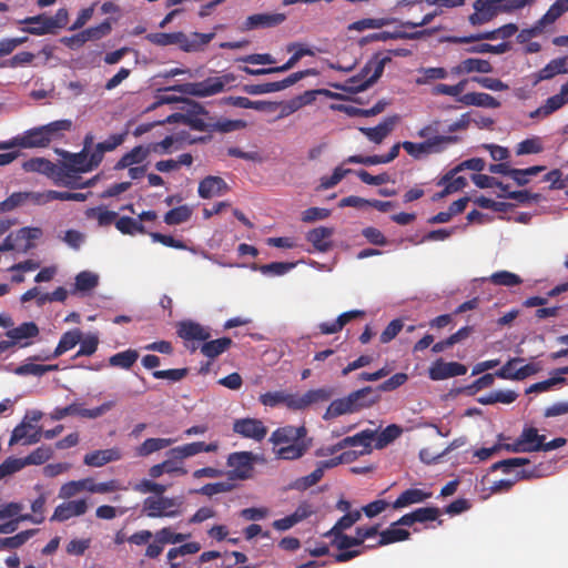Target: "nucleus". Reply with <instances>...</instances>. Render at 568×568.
<instances>
[{
  "instance_id": "f257e3e1",
  "label": "nucleus",
  "mask_w": 568,
  "mask_h": 568,
  "mask_svg": "<svg viewBox=\"0 0 568 568\" xmlns=\"http://www.w3.org/2000/svg\"><path fill=\"white\" fill-rule=\"evenodd\" d=\"M235 81V75L232 73H225L220 77H210L200 82H187L182 84H175L161 89L160 92L163 94L158 95L156 104H171L184 99L175 95L166 94L169 91H176L182 94L206 98L221 93L225 90V87Z\"/></svg>"
},
{
  "instance_id": "f03ea898",
  "label": "nucleus",
  "mask_w": 568,
  "mask_h": 568,
  "mask_svg": "<svg viewBox=\"0 0 568 568\" xmlns=\"http://www.w3.org/2000/svg\"><path fill=\"white\" fill-rule=\"evenodd\" d=\"M215 37L214 32L210 33H201L193 32L190 36L185 34L182 31L179 32H154L145 36V39L152 44L159 47H166L176 44L184 52H196L204 49L213 38Z\"/></svg>"
},
{
  "instance_id": "7ed1b4c3",
  "label": "nucleus",
  "mask_w": 568,
  "mask_h": 568,
  "mask_svg": "<svg viewBox=\"0 0 568 568\" xmlns=\"http://www.w3.org/2000/svg\"><path fill=\"white\" fill-rule=\"evenodd\" d=\"M530 460L525 457H514V458H507L499 460L491 465L490 469L493 471L495 470H501L505 474H510L515 471L516 468H520L516 471V480H527V479H534V478H541L545 477L547 474L544 469V465H535L530 468H525V466L529 465Z\"/></svg>"
},
{
  "instance_id": "20e7f679",
  "label": "nucleus",
  "mask_w": 568,
  "mask_h": 568,
  "mask_svg": "<svg viewBox=\"0 0 568 568\" xmlns=\"http://www.w3.org/2000/svg\"><path fill=\"white\" fill-rule=\"evenodd\" d=\"M68 11L64 8L58 10L54 16L39 14L27 18L23 22L28 24L26 32L37 36L54 33L57 29L68 24Z\"/></svg>"
},
{
  "instance_id": "39448f33",
  "label": "nucleus",
  "mask_w": 568,
  "mask_h": 568,
  "mask_svg": "<svg viewBox=\"0 0 568 568\" xmlns=\"http://www.w3.org/2000/svg\"><path fill=\"white\" fill-rule=\"evenodd\" d=\"M436 16L437 12L434 11L432 13L425 14L419 21H399L398 19L390 16L381 18H365L351 23L348 26V30L364 31L366 29H381L385 26L395 23H399V26L404 28H417L427 26Z\"/></svg>"
},
{
  "instance_id": "423d86ee",
  "label": "nucleus",
  "mask_w": 568,
  "mask_h": 568,
  "mask_svg": "<svg viewBox=\"0 0 568 568\" xmlns=\"http://www.w3.org/2000/svg\"><path fill=\"white\" fill-rule=\"evenodd\" d=\"M183 500L178 497H146L143 501V513L150 518H174L181 514Z\"/></svg>"
},
{
  "instance_id": "0eeeda50",
  "label": "nucleus",
  "mask_w": 568,
  "mask_h": 568,
  "mask_svg": "<svg viewBox=\"0 0 568 568\" xmlns=\"http://www.w3.org/2000/svg\"><path fill=\"white\" fill-rule=\"evenodd\" d=\"M262 458L252 452H235L229 455L227 466L230 479L245 480L253 476L254 464Z\"/></svg>"
},
{
  "instance_id": "6e6552de",
  "label": "nucleus",
  "mask_w": 568,
  "mask_h": 568,
  "mask_svg": "<svg viewBox=\"0 0 568 568\" xmlns=\"http://www.w3.org/2000/svg\"><path fill=\"white\" fill-rule=\"evenodd\" d=\"M474 2V13L469 16V22L473 26H481L491 21L500 11H511L520 9L528 2Z\"/></svg>"
},
{
  "instance_id": "1a4fd4ad",
  "label": "nucleus",
  "mask_w": 568,
  "mask_h": 568,
  "mask_svg": "<svg viewBox=\"0 0 568 568\" xmlns=\"http://www.w3.org/2000/svg\"><path fill=\"white\" fill-rule=\"evenodd\" d=\"M182 124L190 126L192 130L207 132L210 130V112L199 102L184 99L183 100Z\"/></svg>"
},
{
  "instance_id": "9d476101",
  "label": "nucleus",
  "mask_w": 568,
  "mask_h": 568,
  "mask_svg": "<svg viewBox=\"0 0 568 568\" xmlns=\"http://www.w3.org/2000/svg\"><path fill=\"white\" fill-rule=\"evenodd\" d=\"M182 124L190 126L192 130L207 132L210 130V112L199 102L184 99L183 100Z\"/></svg>"
},
{
  "instance_id": "9b49d317",
  "label": "nucleus",
  "mask_w": 568,
  "mask_h": 568,
  "mask_svg": "<svg viewBox=\"0 0 568 568\" xmlns=\"http://www.w3.org/2000/svg\"><path fill=\"white\" fill-rule=\"evenodd\" d=\"M176 335L185 342L186 348L194 353L199 348L195 342L207 341L211 337V329L195 321L184 320L176 324Z\"/></svg>"
},
{
  "instance_id": "f8f14e48",
  "label": "nucleus",
  "mask_w": 568,
  "mask_h": 568,
  "mask_svg": "<svg viewBox=\"0 0 568 568\" xmlns=\"http://www.w3.org/2000/svg\"><path fill=\"white\" fill-rule=\"evenodd\" d=\"M189 535L174 532L171 527H163L154 534V539L145 549L144 556L156 559L168 544L183 542Z\"/></svg>"
},
{
  "instance_id": "ddd939ff",
  "label": "nucleus",
  "mask_w": 568,
  "mask_h": 568,
  "mask_svg": "<svg viewBox=\"0 0 568 568\" xmlns=\"http://www.w3.org/2000/svg\"><path fill=\"white\" fill-rule=\"evenodd\" d=\"M112 407V403H103L99 407L88 409L82 408L79 404L72 403L65 407H55L50 413V418L52 420H61L67 416L79 415L84 418H98L102 416L105 412H108Z\"/></svg>"
},
{
  "instance_id": "4468645a",
  "label": "nucleus",
  "mask_w": 568,
  "mask_h": 568,
  "mask_svg": "<svg viewBox=\"0 0 568 568\" xmlns=\"http://www.w3.org/2000/svg\"><path fill=\"white\" fill-rule=\"evenodd\" d=\"M50 144V138H47L41 126L32 128L24 131L22 134L6 141L8 150L12 148L32 149L45 148Z\"/></svg>"
},
{
  "instance_id": "2eb2a0df",
  "label": "nucleus",
  "mask_w": 568,
  "mask_h": 568,
  "mask_svg": "<svg viewBox=\"0 0 568 568\" xmlns=\"http://www.w3.org/2000/svg\"><path fill=\"white\" fill-rule=\"evenodd\" d=\"M233 432L245 438L261 442L267 435V427L256 418H240L233 424Z\"/></svg>"
},
{
  "instance_id": "dca6fc26",
  "label": "nucleus",
  "mask_w": 568,
  "mask_h": 568,
  "mask_svg": "<svg viewBox=\"0 0 568 568\" xmlns=\"http://www.w3.org/2000/svg\"><path fill=\"white\" fill-rule=\"evenodd\" d=\"M440 121L435 120L430 122L429 124L425 125L418 131V136L422 139H425V141L429 140H438L435 149H438V153L444 151L448 145L455 144L459 141V138L457 135L452 134H439L440 132Z\"/></svg>"
},
{
  "instance_id": "f3484780",
  "label": "nucleus",
  "mask_w": 568,
  "mask_h": 568,
  "mask_svg": "<svg viewBox=\"0 0 568 568\" xmlns=\"http://www.w3.org/2000/svg\"><path fill=\"white\" fill-rule=\"evenodd\" d=\"M467 373V367L457 362H444L437 359L428 371L429 378L433 381H443L455 376H460Z\"/></svg>"
},
{
  "instance_id": "a211bd4d",
  "label": "nucleus",
  "mask_w": 568,
  "mask_h": 568,
  "mask_svg": "<svg viewBox=\"0 0 568 568\" xmlns=\"http://www.w3.org/2000/svg\"><path fill=\"white\" fill-rule=\"evenodd\" d=\"M88 503L85 499L67 500L58 505L51 516V521L63 523L72 517H79L87 513Z\"/></svg>"
},
{
  "instance_id": "6ab92c4d",
  "label": "nucleus",
  "mask_w": 568,
  "mask_h": 568,
  "mask_svg": "<svg viewBox=\"0 0 568 568\" xmlns=\"http://www.w3.org/2000/svg\"><path fill=\"white\" fill-rule=\"evenodd\" d=\"M219 449V444L214 443H204V442H193L189 444H184L182 446H178L171 448L166 455L174 458H180L181 460L195 456L200 453H214Z\"/></svg>"
},
{
  "instance_id": "aec40b11",
  "label": "nucleus",
  "mask_w": 568,
  "mask_h": 568,
  "mask_svg": "<svg viewBox=\"0 0 568 568\" xmlns=\"http://www.w3.org/2000/svg\"><path fill=\"white\" fill-rule=\"evenodd\" d=\"M306 434L307 430L304 425L298 427L287 425L275 429L270 437V442L274 445L296 443L306 440Z\"/></svg>"
},
{
  "instance_id": "412c9836",
  "label": "nucleus",
  "mask_w": 568,
  "mask_h": 568,
  "mask_svg": "<svg viewBox=\"0 0 568 568\" xmlns=\"http://www.w3.org/2000/svg\"><path fill=\"white\" fill-rule=\"evenodd\" d=\"M333 227L318 226L306 233V241L311 243L317 252L326 253L333 248Z\"/></svg>"
},
{
  "instance_id": "4be33fe9",
  "label": "nucleus",
  "mask_w": 568,
  "mask_h": 568,
  "mask_svg": "<svg viewBox=\"0 0 568 568\" xmlns=\"http://www.w3.org/2000/svg\"><path fill=\"white\" fill-rule=\"evenodd\" d=\"M352 400V407L355 412L372 407L381 400V395L371 386L363 387L348 394Z\"/></svg>"
},
{
  "instance_id": "5701e85b",
  "label": "nucleus",
  "mask_w": 568,
  "mask_h": 568,
  "mask_svg": "<svg viewBox=\"0 0 568 568\" xmlns=\"http://www.w3.org/2000/svg\"><path fill=\"white\" fill-rule=\"evenodd\" d=\"M229 191V185L226 182L220 178L214 175H209L204 178L199 183V195L202 199H211L213 196L223 195Z\"/></svg>"
},
{
  "instance_id": "b1692460",
  "label": "nucleus",
  "mask_w": 568,
  "mask_h": 568,
  "mask_svg": "<svg viewBox=\"0 0 568 568\" xmlns=\"http://www.w3.org/2000/svg\"><path fill=\"white\" fill-rule=\"evenodd\" d=\"M375 438V432L371 429L362 430L354 436H348L338 442V447L345 449L347 447H362L358 452L359 455H364L371 452L372 442Z\"/></svg>"
},
{
  "instance_id": "393cba45",
  "label": "nucleus",
  "mask_w": 568,
  "mask_h": 568,
  "mask_svg": "<svg viewBox=\"0 0 568 568\" xmlns=\"http://www.w3.org/2000/svg\"><path fill=\"white\" fill-rule=\"evenodd\" d=\"M122 454L119 448H108L93 450L87 454L83 458V463L90 467H102L108 463L120 460Z\"/></svg>"
},
{
  "instance_id": "a878e982",
  "label": "nucleus",
  "mask_w": 568,
  "mask_h": 568,
  "mask_svg": "<svg viewBox=\"0 0 568 568\" xmlns=\"http://www.w3.org/2000/svg\"><path fill=\"white\" fill-rule=\"evenodd\" d=\"M390 57L385 55L382 58H378L377 55L368 61L362 72L365 74L364 77H367L368 72L373 70L372 75H369L363 83H361L357 87V90H365L373 83H375L383 74L385 65L390 62Z\"/></svg>"
},
{
  "instance_id": "bb28decb",
  "label": "nucleus",
  "mask_w": 568,
  "mask_h": 568,
  "mask_svg": "<svg viewBox=\"0 0 568 568\" xmlns=\"http://www.w3.org/2000/svg\"><path fill=\"white\" fill-rule=\"evenodd\" d=\"M493 65L488 60L468 58L463 60L460 63L452 68V73L455 75L469 74L473 72L490 73Z\"/></svg>"
},
{
  "instance_id": "cd10ccee",
  "label": "nucleus",
  "mask_w": 568,
  "mask_h": 568,
  "mask_svg": "<svg viewBox=\"0 0 568 568\" xmlns=\"http://www.w3.org/2000/svg\"><path fill=\"white\" fill-rule=\"evenodd\" d=\"M283 13H256L247 17L244 22L245 30L271 28L281 24L285 20Z\"/></svg>"
},
{
  "instance_id": "c85d7f7f",
  "label": "nucleus",
  "mask_w": 568,
  "mask_h": 568,
  "mask_svg": "<svg viewBox=\"0 0 568 568\" xmlns=\"http://www.w3.org/2000/svg\"><path fill=\"white\" fill-rule=\"evenodd\" d=\"M54 174L51 180L58 185H63L69 189H78L80 186L81 178L78 175L80 172L74 171L67 164H55Z\"/></svg>"
},
{
  "instance_id": "c756f323",
  "label": "nucleus",
  "mask_w": 568,
  "mask_h": 568,
  "mask_svg": "<svg viewBox=\"0 0 568 568\" xmlns=\"http://www.w3.org/2000/svg\"><path fill=\"white\" fill-rule=\"evenodd\" d=\"M459 103L466 106H480L497 109L500 106V102L493 95L485 92H469L465 93L457 99Z\"/></svg>"
},
{
  "instance_id": "7c9ffc66",
  "label": "nucleus",
  "mask_w": 568,
  "mask_h": 568,
  "mask_svg": "<svg viewBox=\"0 0 568 568\" xmlns=\"http://www.w3.org/2000/svg\"><path fill=\"white\" fill-rule=\"evenodd\" d=\"M151 154L148 145H136L131 151L122 155L114 164V170L120 171L131 165L143 163Z\"/></svg>"
},
{
  "instance_id": "2f4dec72",
  "label": "nucleus",
  "mask_w": 568,
  "mask_h": 568,
  "mask_svg": "<svg viewBox=\"0 0 568 568\" xmlns=\"http://www.w3.org/2000/svg\"><path fill=\"white\" fill-rule=\"evenodd\" d=\"M432 497L430 491H425L419 488H409L404 490L393 503V508L400 509L407 506L424 503Z\"/></svg>"
},
{
  "instance_id": "473e14b6",
  "label": "nucleus",
  "mask_w": 568,
  "mask_h": 568,
  "mask_svg": "<svg viewBox=\"0 0 568 568\" xmlns=\"http://www.w3.org/2000/svg\"><path fill=\"white\" fill-rule=\"evenodd\" d=\"M312 445V439L301 440L296 443H290L276 450V457L284 460H296L304 456Z\"/></svg>"
},
{
  "instance_id": "72a5a7b5",
  "label": "nucleus",
  "mask_w": 568,
  "mask_h": 568,
  "mask_svg": "<svg viewBox=\"0 0 568 568\" xmlns=\"http://www.w3.org/2000/svg\"><path fill=\"white\" fill-rule=\"evenodd\" d=\"M567 62L568 57L552 59L536 73V81L550 80L557 74L568 73Z\"/></svg>"
},
{
  "instance_id": "f704fd0d",
  "label": "nucleus",
  "mask_w": 568,
  "mask_h": 568,
  "mask_svg": "<svg viewBox=\"0 0 568 568\" xmlns=\"http://www.w3.org/2000/svg\"><path fill=\"white\" fill-rule=\"evenodd\" d=\"M429 34L428 30H418L414 32H406V31H382L377 33H373L364 39V41H386L389 39H409V40H417L422 39Z\"/></svg>"
},
{
  "instance_id": "c9c22d12",
  "label": "nucleus",
  "mask_w": 568,
  "mask_h": 568,
  "mask_svg": "<svg viewBox=\"0 0 568 568\" xmlns=\"http://www.w3.org/2000/svg\"><path fill=\"white\" fill-rule=\"evenodd\" d=\"M232 344L233 341L230 337H221L213 341L207 339L201 345L200 351L205 357L214 359L226 352Z\"/></svg>"
},
{
  "instance_id": "e433bc0d",
  "label": "nucleus",
  "mask_w": 568,
  "mask_h": 568,
  "mask_svg": "<svg viewBox=\"0 0 568 568\" xmlns=\"http://www.w3.org/2000/svg\"><path fill=\"white\" fill-rule=\"evenodd\" d=\"M82 337V333L80 329L68 331L62 334L53 354L51 356L45 357V359L57 358L64 354L65 352L75 347L77 344L80 343Z\"/></svg>"
},
{
  "instance_id": "4c0bfd02",
  "label": "nucleus",
  "mask_w": 568,
  "mask_h": 568,
  "mask_svg": "<svg viewBox=\"0 0 568 568\" xmlns=\"http://www.w3.org/2000/svg\"><path fill=\"white\" fill-rule=\"evenodd\" d=\"M396 118H387L382 123L374 128H361V132L364 133L367 139L376 144L381 143L392 131L395 124Z\"/></svg>"
},
{
  "instance_id": "58836bf2",
  "label": "nucleus",
  "mask_w": 568,
  "mask_h": 568,
  "mask_svg": "<svg viewBox=\"0 0 568 568\" xmlns=\"http://www.w3.org/2000/svg\"><path fill=\"white\" fill-rule=\"evenodd\" d=\"M287 51L292 52L293 54L291 58L283 64L277 67L278 72H285L291 70L296 65V63L305 55H314V51L307 47H305L302 43L298 42H292L287 45Z\"/></svg>"
},
{
  "instance_id": "ea45409f",
  "label": "nucleus",
  "mask_w": 568,
  "mask_h": 568,
  "mask_svg": "<svg viewBox=\"0 0 568 568\" xmlns=\"http://www.w3.org/2000/svg\"><path fill=\"white\" fill-rule=\"evenodd\" d=\"M172 438H148L135 448V455L146 457L151 454L162 450L173 444Z\"/></svg>"
},
{
  "instance_id": "a19ab883",
  "label": "nucleus",
  "mask_w": 568,
  "mask_h": 568,
  "mask_svg": "<svg viewBox=\"0 0 568 568\" xmlns=\"http://www.w3.org/2000/svg\"><path fill=\"white\" fill-rule=\"evenodd\" d=\"M41 236L42 230L40 227H21L16 233V241H24V244L19 246V251L22 253L29 252L36 246L33 241L40 239Z\"/></svg>"
},
{
  "instance_id": "79ce46f5",
  "label": "nucleus",
  "mask_w": 568,
  "mask_h": 568,
  "mask_svg": "<svg viewBox=\"0 0 568 568\" xmlns=\"http://www.w3.org/2000/svg\"><path fill=\"white\" fill-rule=\"evenodd\" d=\"M438 140L424 141L422 143L404 141L402 148L414 159H420L424 154L438 153V149L434 148Z\"/></svg>"
},
{
  "instance_id": "37998d69",
  "label": "nucleus",
  "mask_w": 568,
  "mask_h": 568,
  "mask_svg": "<svg viewBox=\"0 0 568 568\" xmlns=\"http://www.w3.org/2000/svg\"><path fill=\"white\" fill-rule=\"evenodd\" d=\"M246 126V122L243 120H230V119H215L211 115L210 120V130H207L209 133L212 132H221V133H229L236 130L244 129Z\"/></svg>"
},
{
  "instance_id": "c03bdc74",
  "label": "nucleus",
  "mask_w": 568,
  "mask_h": 568,
  "mask_svg": "<svg viewBox=\"0 0 568 568\" xmlns=\"http://www.w3.org/2000/svg\"><path fill=\"white\" fill-rule=\"evenodd\" d=\"M6 335L13 342V344L24 338H32L39 335V327L33 322H26L18 327L9 329Z\"/></svg>"
},
{
  "instance_id": "a18cd8bd",
  "label": "nucleus",
  "mask_w": 568,
  "mask_h": 568,
  "mask_svg": "<svg viewBox=\"0 0 568 568\" xmlns=\"http://www.w3.org/2000/svg\"><path fill=\"white\" fill-rule=\"evenodd\" d=\"M22 168L27 172L42 173L51 179L52 174H54L55 163L44 158H33L26 161Z\"/></svg>"
},
{
  "instance_id": "49530a36",
  "label": "nucleus",
  "mask_w": 568,
  "mask_h": 568,
  "mask_svg": "<svg viewBox=\"0 0 568 568\" xmlns=\"http://www.w3.org/2000/svg\"><path fill=\"white\" fill-rule=\"evenodd\" d=\"M64 164L73 169L74 171H78L80 173L90 172L91 169H88L89 163V152L85 150H81L78 153H69L67 152L64 154Z\"/></svg>"
},
{
  "instance_id": "de8ad7c7",
  "label": "nucleus",
  "mask_w": 568,
  "mask_h": 568,
  "mask_svg": "<svg viewBox=\"0 0 568 568\" xmlns=\"http://www.w3.org/2000/svg\"><path fill=\"white\" fill-rule=\"evenodd\" d=\"M139 358V353L135 349H126L112 355L109 358V365L122 369H130Z\"/></svg>"
},
{
  "instance_id": "09e8293b",
  "label": "nucleus",
  "mask_w": 568,
  "mask_h": 568,
  "mask_svg": "<svg viewBox=\"0 0 568 568\" xmlns=\"http://www.w3.org/2000/svg\"><path fill=\"white\" fill-rule=\"evenodd\" d=\"M115 227L125 235L146 234L145 226L139 220L130 216L119 217L115 221Z\"/></svg>"
},
{
  "instance_id": "8fccbe9b",
  "label": "nucleus",
  "mask_w": 568,
  "mask_h": 568,
  "mask_svg": "<svg viewBox=\"0 0 568 568\" xmlns=\"http://www.w3.org/2000/svg\"><path fill=\"white\" fill-rule=\"evenodd\" d=\"M351 413H354V409L352 407V400L347 395L346 397L333 400L327 407L323 418L332 419L341 415Z\"/></svg>"
},
{
  "instance_id": "3c124183",
  "label": "nucleus",
  "mask_w": 568,
  "mask_h": 568,
  "mask_svg": "<svg viewBox=\"0 0 568 568\" xmlns=\"http://www.w3.org/2000/svg\"><path fill=\"white\" fill-rule=\"evenodd\" d=\"M410 532L403 528H397L396 526L390 525L389 528L386 530H383L379 534V540L377 542V546H385L398 541H404L409 539Z\"/></svg>"
},
{
  "instance_id": "603ef678",
  "label": "nucleus",
  "mask_w": 568,
  "mask_h": 568,
  "mask_svg": "<svg viewBox=\"0 0 568 568\" xmlns=\"http://www.w3.org/2000/svg\"><path fill=\"white\" fill-rule=\"evenodd\" d=\"M568 11V2H554L549 10L537 21L536 29L541 30L554 23L560 16Z\"/></svg>"
},
{
  "instance_id": "864d4df0",
  "label": "nucleus",
  "mask_w": 568,
  "mask_h": 568,
  "mask_svg": "<svg viewBox=\"0 0 568 568\" xmlns=\"http://www.w3.org/2000/svg\"><path fill=\"white\" fill-rule=\"evenodd\" d=\"M88 219H95L100 226H108L112 223L115 224L118 213L114 211L105 210L103 206L90 207L85 211Z\"/></svg>"
},
{
  "instance_id": "5fc2aeb1",
  "label": "nucleus",
  "mask_w": 568,
  "mask_h": 568,
  "mask_svg": "<svg viewBox=\"0 0 568 568\" xmlns=\"http://www.w3.org/2000/svg\"><path fill=\"white\" fill-rule=\"evenodd\" d=\"M524 447L529 448L528 452H540V445L546 439L544 435H539L537 428H524L519 436Z\"/></svg>"
},
{
  "instance_id": "6e6d98bb",
  "label": "nucleus",
  "mask_w": 568,
  "mask_h": 568,
  "mask_svg": "<svg viewBox=\"0 0 568 568\" xmlns=\"http://www.w3.org/2000/svg\"><path fill=\"white\" fill-rule=\"evenodd\" d=\"M419 77L416 79L418 85L427 84L434 80L446 79L448 72L442 67L420 68L418 70Z\"/></svg>"
},
{
  "instance_id": "4d7b16f0",
  "label": "nucleus",
  "mask_w": 568,
  "mask_h": 568,
  "mask_svg": "<svg viewBox=\"0 0 568 568\" xmlns=\"http://www.w3.org/2000/svg\"><path fill=\"white\" fill-rule=\"evenodd\" d=\"M489 282L497 286L513 287L523 283L519 275L509 271H498L489 276Z\"/></svg>"
},
{
  "instance_id": "13d9d810",
  "label": "nucleus",
  "mask_w": 568,
  "mask_h": 568,
  "mask_svg": "<svg viewBox=\"0 0 568 568\" xmlns=\"http://www.w3.org/2000/svg\"><path fill=\"white\" fill-rule=\"evenodd\" d=\"M99 284V276L89 271H82L75 276L74 291L89 292Z\"/></svg>"
},
{
  "instance_id": "bf43d9fd",
  "label": "nucleus",
  "mask_w": 568,
  "mask_h": 568,
  "mask_svg": "<svg viewBox=\"0 0 568 568\" xmlns=\"http://www.w3.org/2000/svg\"><path fill=\"white\" fill-rule=\"evenodd\" d=\"M192 210L187 205L174 207L165 213L164 222L168 225H179L190 220Z\"/></svg>"
},
{
  "instance_id": "052dcab7",
  "label": "nucleus",
  "mask_w": 568,
  "mask_h": 568,
  "mask_svg": "<svg viewBox=\"0 0 568 568\" xmlns=\"http://www.w3.org/2000/svg\"><path fill=\"white\" fill-rule=\"evenodd\" d=\"M403 429L396 424L388 425L385 427L376 437L375 447L377 449L384 448L402 434Z\"/></svg>"
},
{
  "instance_id": "680f3d73",
  "label": "nucleus",
  "mask_w": 568,
  "mask_h": 568,
  "mask_svg": "<svg viewBox=\"0 0 568 568\" xmlns=\"http://www.w3.org/2000/svg\"><path fill=\"white\" fill-rule=\"evenodd\" d=\"M34 531L36 530L30 529V530L21 531L11 537L0 538V549H4V548L14 549V548L21 547L23 544H26L29 540V538H31L33 536Z\"/></svg>"
},
{
  "instance_id": "e2e57ef3",
  "label": "nucleus",
  "mask_w": 568,
  "mask_h": 568,
  "mask_svg": "<svg viewBox=\"0 0 568 568\" xmlns=\"http://www.w3.org/2000/svg\"><path fill=\"white\" fill-rule=\"evenodd\" d=\"M455 174L456 173H453V170H450L438 182V185H446V193H455L467 185V180L464 176L455 178Z\"/></svg>"
},
{
  "instance_id": "0e129e2a",
  "label": "nucleus",
  "mask_w": 568,
  "mask_h": 568,
  "mask_svg": "<svg viewBox=\"0 0 568 568\" xmlns=\"http://www.w3.org/2000/svg\"><path fill=\"white\" fill-rule=\"evenodd\" d=\"M47 498L44 494H41L37 499L33 500L31 504V509L34 514V516L27 514L21 515V520H30L34 524H41L44 520L43 511H44V505H45Z\"/></svg>"
},
{
  "instance_id": "69168bd1",
  "label": "nucleus",
  "mask_w": 568,
  "mask_h": 568,
  "mask_svg": "<svg viewBox=\"0 0 568 568\" xmlns=\"http://www.w3.org/2000/svg\"><path fill=\"white\" fill-rule=\"evenodd\" d=\"M52 455L53 450L50 446H40L24 458L28 465H42L48 462Z\"/></svg>"
},
{
  "instance_id": "338daca9",
  "label": "nucleus",
  "mask_w": 568,
  "mask_h": 568,
  "mask_svg": "<svg viewBox=\"0 0 568 568\" xmlns=\"http://www.w3.org/2000/svg\"><path fill=\"white\" fill-rule=\"evenodd\" d=\"M544 146L539 138L526 139L517 144L516 154H537L542 152Z\"/></svg>"
},
{
  "instance_id": "774afa93",
  "label": "nucleus",
  "mask_w": 568,
  "mask_h": 568,
  "mask_svg": "<svg viewBox=\"0 0 568 568\" xmlns=\"http://www.w3.org/2000/svg\"><path fill=\"white\" fill-rule=\"evenodd\" d=\"M352 173L351 169H343L342 166H337L334 169L333 174L331 176H322L320 187L323 190H328L337 185L347 174Z\"/></svg>"
}]
</instances>
